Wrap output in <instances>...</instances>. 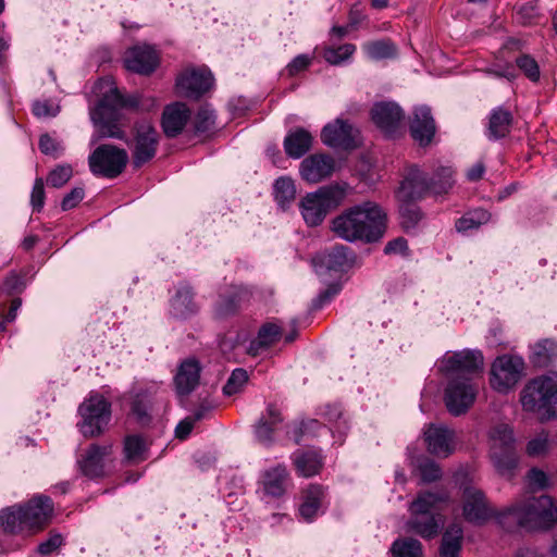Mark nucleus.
Returning <instances> with one entry per match:
<instances>
[{
    "label": "nucleus",
    "mask_w": 557,
    "mask_h": 557,
    "mask_svg": "<svg viewBox=\"0 0 557 557\" xmlns=\"http://www.w3.org/2000/svg\"><path fill=\"white\" fill-rule=\"evenodd\" d=\"M482 366L483 355L479 350L466 349L444 356L441 368L449 377L444 400L451 414H462L473 405L479 393L475 376Z\"/></svg>",
    "instance_id": "f257e3e1"
},
{
    "label": "nucleus",
    "mask_w": 557,
    "mask_h": 557,
    "mask_svg": "<svg viewBox=\"0 0 557 557\" xmlns=\"http://www.w3.org/2000/svg\"><path fill=\"white\" fill-rule=\"evenodd\" d=\"M95 92L101 96L98 104L90 109V119L97 128V134L91 138L96 144L100 138L124 139L125 133L120 128L119 110L124 107L140 108L139 95L124 98L111 78L100 79L95 85Z\"/></svg>",
    "instance_id": "f03ea898"
},
{
    "label": "nucleus",
    "mask_w": 557,
    "mask_h": 557,
    "mask_svg": "<svg viewBox=\"0 0 557 557\" xmlns=\"http://www.w3.org/2000/svg\"><path fill=\"white\" fill-rule=\"evenodd\" d=\"M331 231L348 243L377 242L383 232V209L372 201L352 206L331 221Z\"/></svg>",
    "instance_id": "7ed1b4c3"
},
{
    "label": "nucleus",
    "mask_w": 557,
    "mask_h": 557,
    "mask_svg": "<svg viewBox=\"0 0 557 557\" xmlns=\"http://www.w3.org/2000/svg\"><path fill=\"white\" fill-rule=\"evenodd\" d=\"M511 517L516 525L529 531H544L557 523V505L547 495L520 499L506 508L500 522Z\"/></svg>",
    "instance_id": "20e7f679"
},
{
    "label": "nucleus",
    "mask_w": 557,
    "mask_h": 557,
    "mask_svg": "<svg viewBox=\"0 0 557 557\" xmlns=\"http://www.w3.org/2000/svg\"><path fill=\"white\" fill-rule=\"evenodd\" d=\"M448 498L444 488L419 493L410 506L411 528L423 537L435 536L443 524L442 516L437 511L446 506Z\"/></svg>",
    "instance_id": "39448f33"
},
{
    "label": "nucleus",
    "mask_w": 557,
    "mask_h": 557,
    "mask_svg": "<svg viewBox=\"0 0 557 557\" xmlns=\"http://www.w3.org/2000/svg\"><path fill=\"white\" fill-rule=\"evenodd\" d=\"M524 410L542 420L557 417V374H545L531 380L520 397Z\"/></svg>",
    "instance_id": "423d86ee"
},
{
    "label": "nucleus",
    "mask_w": 557,
    "mask_h": 557,
    "mask_svg": "<svg viewBox=\"0 0 557 557\" xmlns=\"http://www.w3.org/2000/svg\"><path fill=\"white\" fill-rule=\"evenodd\" d=\"M346 196L347 188L341 184L322 186L308 193L299 203L305 223L310 227L320 225L331 210L342 205Z\"/></svg>",
    "instance_id": "0eeeda50"
},
{
    "label": "nucleus",
    "mask_w": 557,
    "mask_h": 557,
    "mask_svg": "<svg viewBox=\"0 0 557 557\" xmlns=\"http://www.w3.org/2000/svg\"><path fill=\"white\" fill-rule=\"evenodd\" d=\"M491 459L497 472L512 478L518 466L512 429L505 423L494 425L490 431Z\"/></svg>",
    "instance_id": "6e6552de"
},
{
    "label": "nucleus",
    "mask_w": 557,
    "mask_h": 557,
    "mask_svg": "<svg viewBox=\"0 0 557 557\" xmlns=\"http://www.w3.org/2000/svg\"><path fill=\"white\" fill-rule=\"evenodd\" d=\"M82 422L78 424L85 437L100 435L111 419V404L102 395L92 393L78 408Z\"/></svg>",
    "instance_id": "1a4fd4ad"
},
{
    "label": "nucleus",
    "mask_w": 557,
    "mask_h": 557,
    "mask_svg": "<svg viewBox=\"0 0 557 557\" xmlns=\"http://www.w3.org/2000/svg\"><path fill=\"white\" fill-rule=\"evenodd\" d=\"M128 154L113 145H100L88 157L90 172L97 176L114 178L125 169Z\"/></svg>",
    "instance_id": "9d476101"
},
{
    "label": "nucleus",
    "mask_w": 557,
    "mask_h": 557,
    "mask_svg": "<svg viewBox=\"0 0 557 557\" xmlns=\"http://www.w3.org/2000/svg\"><path fill=\"white\" fill-rule=\"evenodd\" d=\"M523 370L522 358L509 355L497 357L491 367L490 384L495 391L506 393L519 382Z\"/></svg>",
    "instance_id": "9b49d317"
},
{
    "label": "nucleus",
    "mask_w": 557,
    "mask_h": 557,
    "mask_svg": "<svg viewBox=\"0 0 557 557\" xmlns=\"http://www.w3.org/2000/svg\"><path fill=\"white\" fill-rule=\"evenodd\" d=\"M431 193L428 174L416 164L407 165L395 191L399 202H418Z\"/></svg>",
    "instance_id": "f8f14e48"
},
{
    "label": "nucleus",
    "mask_w": 557,
    "mask_h": 557,
    "mask_svg": "<svg viewBox=\"0 0 557 557\" xmlns=\"http://www.w3.org/2000/svg\"><path fill=\"white\" fill-rule=\"evenodd\" d=\"M321 140L327 147L346 151L354 150L361 145L359 129L341 117L324 125L321 131Z\"/></svg>",
    "instance_id": "ddd939ff"
},
{
    "label": "nucleus",
    "mask_w": 557,
    "mask_h": 557,
    "mask_svg": "<svg viewBox=\"0 0 557 557\" xmlns=\"http://www.w3.org/2000/svg\"><path fill=\"white\" fill-rule=\"evenodd\" d=\"M462 515L468 522L482 524L496 516V509L483 491L466 485L462 490Z\"/></svg>",
    "instance_id": "4468645a"
},
{
    "label": "nucleus",
    "mask_w": 557,
    "mask_h": 557,
    "mask_svg": "<svg viewBox=\"0 0 557 557\" xmlns=\"http://www.w3.org/2000/svg\"><path fill=\"white\" fill-rule=\"evenodd\" d=\"M214 78L207 67H187L176 78V90L182 97L198 99L213 86Z\"/></svg>",
    "instance_id": "2eb2a0df"
},
{
    "label": "nucleus",
    "mask_w": 557,
    "mask_h": 557,
    "mask_svg": "<svg viewBox=\"0 0 557 557\" xmlns=\"http://www.w3.org/2000/svg\"><path fill=\"white\" fill-rule=\"evenodd\" d=\"M159 134L149 122H141L135 125L133 163L140 168L149 162L157 152Z\"/></svg>",
    "instance_id": "dca6fc26"
},
{
    "label": "nucleus",
    "mask_w": 557,
    "mask_h": 557,
    "mask_svg": "<svg viewBox=\"0 0 557 557\" xmlns=\"http://www.w3.org/2000/svg\"><path fill=\"white\" fill-rule=\"evenodd\" d=\"M23 506L24 523L27 531L37 532L50 520L53 512V504L50 497L37 495Z\"/></svg>",
    "instance_id": "f3484780"
},
{
    "label": "nucleus",
    "mask_w": 557,
    "mask_h": 557,
    "mask_svg": "<svg viewBox=\"0 0 557 557\" xmlns=\"http://www.w3.org/2000/svg\"><path fill=\"white\" fill-rule=\"evenodd\" d=\"M335 171V160L325 153H314L305 158L299 165L304 181L317 184L330 177Z\"/></svg>",
    "instance_id": "a211bd4d"
},
{
    "label": "nucleus",
    "mask_w": 557,
    "mask_h": 557,
    "mask_svg": "<svg viewBox=\"0 0 557 557\" xmlns=\"http://www.w3.org/2000/svg\"><path fill=\"white\" fill-rule=\"evenodd\" d=\"M124 64L131 72L148 75L157 69L159 55L153 47L137 45L125 52Z\"/></svg>",
    "instance_id": "6ab92c4d"
},
{
    "label": "nucleus",
    "mask_w": 557,
    "mask_h": 557,
    "mask_svg": "<svg viewBox=\"0 0 557 557\" xmlns=\"http://www.w3.org/2000/svg\"><path fill=\"white\" fill-rule=\"evenodd\" d=\"M409 129L412 139L420 147L430 146L436 133V125L431 109L425 106L417 107L413 111Z\"/></svg>",
    "instance_id": "aec40b11"
},
{
    "label": "nucleus",
    "mask_w": 557,
    "mask_h": 557,
    "mask_svg": "<svg viewBox=\"0 0 557 557\" xmlns=\"http://www.w3.org/2000/svg\"><path fill=\"white\" fill-rule=\"evenodd\" d=\"M325 488L318 484H310L301 493V503L298 508L299 518L305 522H313L323 512Z\"/></svg>",
    "instance_id": "412c9836"
},
{
    "label": "nucleus",
    "mask_w": 557,
    "mask_h": 557,
    "mask_svg": "<svg viewBox=\"0 0 557 557\" xmlns=\"http://www.w3.org/2000/svg\"><path fill=\"white\" fill-rule=\"evenodd\" d=\"M289 482L290 478L286 466L276 465L264 470L261 475L260 486L264 495L280 498L286 493Z\"/></svg>",
    "instance_id": "4be33fe9"
},
{
    "label": "nucleus",
    "mask_w": 557,
    "mask_h": 557,
    "mask_svg": "<svg viewBox=\"0 0 557 557\" xmlns=\"http://www.w3.org/2000/svg\"><path fill=\"white\" fill-rule=\"evenodd\" d=\"M428 450L437 457H447L454 450V432L442 425H430L424 432Z\"/></svg>",
    "instance_id": "5701e85b"
},
{
    "label": "nucleus",
    "mask_w": 557,
    "mask_h": 557,
    "mask_svg": "<svg viewBox=\"0 0 557 557\" xmlns=\"http://www.w3.org/2000/svg\"><path fill=\"white\" fill-rule=\"evenodd\" d=\"M352 260L350 249L343 245L322 252L313 259L315 271L319 274H321L323 269L336 272L344 271L346 268L350 267Z\"/></svg>",
    "instance_id": "b1692460"
},
{
    "label": "nucleus",
    "mask_w": 557,
    "mask_h": 557,
    "mask_svg": "<svg viewBox=\"0 0 557 557\" xmlns=\"http://www.w3.org/2000/svg\"><path fill=\"white\" fill-rule=\"evenodd\" d=\"M190 119V110L183 102H174L164 108L162 127L168 137L177 136Z\"/></svg>",
    "instance_id": "393cba45"
},
{
    "label": "nucleus",
    "mask_w": 557,
    "mask_h": 557,
    "mask_svg": "<svg viewBox=\"0 0 557 557\" xmlns=\"http://www.w3.org/2000/svg\"><path fill=\"white\" fill-rule=\"evenodd\" d=\"M198 311L194 293L187 285H180L170 300V314L177 320H185Z\"/></svg>",
    "instance_id": "a878e982"
},
{
    "label": "nucleus",
    "mask_w": 557,
    "mask_h": 557,
    "mask_svg": "<svg viewBox=\"0 0 557 557\" xmlns=\"http://www.w3.org/2000/svg\"><path fill=\"white\" fill-rule=\"evenodd\" d=\"M283 418L278 409L269 405L265 414H263L256 424L255 434L259 443L269 446L273 443V433L280 429Z\"/></svg>",
    "instance_id": "bb28decb"
},
{
    "label": "nucleus",
    "mask_w": 557,
    "mask_h": 557,
    "mask_svg": "<svg viewBox=\"0 0 557 557\" xmlns=\"http://www.w3.org/2000/svg\"><path fill=\"white\" fill-rule=\"evenodd\" d=\"M200 367L197 360L183 361L175 375V386L180 396L190 394L199 383Z\"/></svg>",
    "instance_id": "cd10ccee"
},
{
    "label": "nucleus",
    "mask_w": 557,
    "mask_h": 557,
    "mask_svg": "<svg viewBox=\"0 0 557 557\" xmlns=\"http://www.w3.org/2000/svg\"><path fill=\"white\" fill-rule=\"evenodd\" d=\"M292 461L298 475L310 478L318 474L323 467V457L318 450H296Z\"/></svg>",
    "instance_id": "c85d7f7f"
},
{
    "label": "nucleus",
    "mask_w": 557,
    "mask_h": 557,
    "mask_svg": "<svg viewBox=\"0 0 557 557\" xmlns=\"http://www.w3.org/2000/svg\"><path fill=\"white\" fill-rule=\"evenodd\" d=\"M281 336L282 326L275 322H267L259 329L256 338L249 343L247 352L251 356H258L274 345Z\"/></svg>",
    "instance_id": "c756f323"
},
{
    "label": "nucleus",
    "mask_w": 557,
    "mask_h": 557,
    "mask_svg": "<svg viewBox=\"0 0 557 557\" xmlns=\"http://www.w3.org/2000/svg\"><path fill=\"white\" fill-rule=\"evenodd\" d=\"M111 451V446L91 445L85 457L79 460L82 472L89 478H98L103 474V460Z\"/></svg>",
    "instance_id": "7c9ffc66"
},
{
    "label": "nucleus",
    "mask_w": 557,
    "mask_h": 557,
    "mask_svg": "<svg viewBox=\"0 0 557 557\" xmlns=\"http://www.w3.org/2000/svg\"><path fill=\"white\" fill-rule=\"evenodd\" d=\"M312 140L313 137L307 129H293L284 138L285 152L293 159H299L310 150Z\"/></svg>",
    "instance_id": "2f4dec72"
},
{
    "label": "nucleus",
    "mask_w": 557,
    "mask_h": 557,
    "mask_svg": "<svg viewBox=\"0 0 557 557\" xmlns=\"http://www.w3.org/2000/svg\"><path fill=\"white\" fill-rule=\"evenodd\" d=\"M513 116L511 112L503 107L492 110L487 123V137L500 139L506 137L511 129Z\"/></svg>",
    "instance_id": "473e14b6"
},
{
    "label": "nucleus",
    "mask_w": 557,
    "mask_h": 557,
    "mask_svg": "<svg viewBox=\"0 0 557 557\" xmlns=\"http://www.w3.org/2000/svg\"><path fill=\"white\" fill-rule=\"evenodd\" d=\"M131 398V414L140 424H147L150 422V394L143 387L133 386L129 391Z\"/></svg>",
    "instance_id": "72a5a7b5"
},
{
    "label": "nucleus",
    "mask_w": 557,
    "mask_h": 557,
    "mask_svg": "<svg viewBox=\"0 0 557 557\" xmlns=\"http://www.w3.org/2000/svg\"><path fill=\"white\" fill-rule=\"evenodd\" d=\"M0 528L8 533H18L26 529L23 506H9L0 510Z\"/></svg>",
    "instance_id": "f704fd0d"
},
{
    "label": "nucleus",
    "mask_w": 557,
    "mask_h": 557,
    "mask_svg": "<svg viewBox=\"0 0 557 557\" xmlns=\"http://www.w3.org/2000/svg\"><path fill=\"white\" fill-rule=\"evenodd\" d=\"M462 528L458 523L451 524L444 533L441 545V557H457L462 543Z\"/></svg>",
    "instance_id": "c9c22d12"
},
{
    "label": "nucleus",
    "mask_w": 557,
    "mask_h": 557,
    "mask_svg": "<svg viewBox=\"0 0 557 557\" xmlns=\"http://www.w3.org/2000/svg\"><path fill=\"white\" fill-rule=\"evenodd\" d=\"M275 201L283 210L287 209L296 198V186L294 181L287 176L278 177L273 186Z\"/></svg>",
    "instance_id": "e433bc0d"
},
{
    "label": "nucleus",
    "mask_w": 557,
    "mask_h": 557,
    "mask_svg": "<svg viewBox=\"0 0 557 557\" xmlns=\"http://www.w3.org/2000/svg\"><path fill=\"white\" fill-rule=\"evenodd\" d=\"M326 428L322 425L318 420L309 419L300 422V424H288L286 425V433L292 437L295 443H299L301 437L308 436H320L321 433H325Z\"/></svg>",
    "instance_id": "4c0bfd02"
},
{
    "label": "nucleus",
    "mask_w": 557,
    "mask_h": 557,
    "mask_svg": "<svg viewBox=\"0 0 557 557\" xmlns=\"http://www.w3.org/2000/svg\"><path fill=\"white\" fill-rule=\"evenodd\" d=\"M249 292L246 288L238 287L228 297H221L215 307V313L219 317H226L234 313L239 307L240 302L248 299Z\"/></svg>",
    "instance_id": "58836bf2"
},
{
    "label": "nucleus",
    "mask_w": 557,
    "mask_h": 557,
    "mask_svg": "<svg viewBox=\"0 0 557 557\" xmlns=\"http://www.w3.org/2000/svg\"><path fill=\"white\" fill-rule=\"evenodd\" d=\"M455 171L451 166H440L432 180H430L431 184V193L435 195L447 194L454 186Z\"/></svg>",
    "instance_id": "ea45409f"
},
{
    "label": "nucleus",
    "mask_w": 557,
    "mask_h": 557,
    "mask_svg": "<svg viewBox=\"0 0 557 557\" xmlns=\"http://www.w3.org/2000/svg\"><path fill=\"white\" fill-rule=\"evenodd\" d=\"M404 116L397 103L385 101V137L395 135L403 127Z\"/></svg>",
    "instance_id": "a19ab883"
},
{
    "label": "nucleus",
    "mask_w": 557,
    "mask_h": 557,
    "mask_svg": "<svg viewBox=\"0 0 557 557\" xmlns=\"http://www.w3.org/2000/svg\"><path fill=\"white\" fill-rule=\"evenodd\" d=\"M356 47L351 44H345L338 47L329 46L323 50L324 60L332 65H341L351 58Z\"/></svg>",
    "instance_id": "79ce46f5"
},
{
    "label": "nucleus",
    "mask_w": 557,
    "mask_h": 557,
    "mask_svg": "<svg viewBox=\"0 0 557 557\" xmlns=\"http://www.w3.org/2000/svg\"><path fill=\"white\" fill-rule=\"evenodd\" d=\"M323 417L330 422L335 423L332 426L331 431L333 435L338 434V440L342 442L346 431L348 430L347 422L345 420L339 421L343 417V411L339 405H326L324 411L322 412Z\"/></svg>",
    "instance_id": "37998d69"
},
{
    "label": "nucleus",
    "mask_w": 557,
    "mask_h": 557,
    "mask_svg": "<svg viewBox=\"0 0 557 557\" xmlns=\"http://www.w3.org/2000/svg\"><path fill=\"white\" fill-rule=\"evenodd\" d=\"M393 557H421L422 545L412 537L396 541L392 546Z\"/></svg>",
    "instance_id": "c03bdc74"
},
{
    "label": "nucleus",
    "mask_w": 557,
    "mask_h": 557,
    "mask_svg": "<svg viewBox=\"0 0 557 557\" xmlns=\"http://www.w3.org/2000/svg\"><path fill=\"white\" fill-rule=\"evenodd\" d=\"M517 21L523 26H535L540 24L542 14L537 1H529L521 4L516 12Z\"/></svg>",
    "instance_id": "a18cd8bd"
},
{
    "label": "nucleus",
    "mask_w": 557,
    "mask_h": 557,
    "mask_svg": "<svg viewBox=\"0 0 557 557\" xmlns=\"http://www.w3.org/2000/svg\"><path fill=\"white\" fill-rule=\"evenodd\" d=\"M490 220V213L485 210H475L456 221V230L458 232H467L478 228L480 225Z\"/></svg>",
    "instance_id": "49530a36"
},
{
    "label": "nucleus",
    "mask_w": 557,
    "mask_h": 557,
    "mask_svg": "<svg viewBox=\"0 0 557 557\" xmlns=\"http://www.w3.org/2000/svg\"><path fill=\"white\" fill-rule=\"evenodd\" d=\"M145 442L138 435H131L125 438L124 453L125 457L131 461H140L145 459Z\"/></svg>",
    "instance_id": "de8ad7c7"
},
{
    "label": "nucleus",
    "mask_w": 557,
    "mask_h": 557,
    "mask_svg": "<svg viewBox=\"0 0 557 557\" xmlns=\"http://www.w3.org/2000/svg\"><path fill=\"white\" fill-rule=\"evenodd\" d=\"M417 202H400L399 212L403 226L406 230L416 227L422 219V212Z\"/></svg>",
    "instance_id": "09e8293b"
},
{
    "label": "nucleus",
    "mask_w": 557,
    "mask_h": 557,
    "mask_svg": "<svg viewBox=\"0 0 557 557\" xmlns=\"http://www.w3.org/2000/svg\"><path fill=\"white\" fill-rule=\"evenodd\" d=\"M516 65L531 82H539L541 72L536 60L530 54H521L516 59Z\"/></svg>",
    "instance_id": "8fccbe9b"
},
{
    "label": "nucleus",
    "mask_w": 557,
    "mask_h": 557,
    "mask_svg": "<svg viewBox=\"0 0 557 557\" xmlns=\"http://www.w3.org/2000/svg\"><path fill=\"white\" fill-rule=\"evenodd\" d=\"M72 176V166L70 164H60L50 171L47 177V183L51 187L60 188L64 186L71 180Z\"/></svg>",
    "instance_id": "3c124183"
},
{
    "label": "nucleus",
    "mask_w": 557,
    "mask_h": 557,
    "mask_svg": "<svg viewBox=\"0 0 557 557\" xmlns=\"http://www.w3.org/2000/svg\"><path fill=\"white\" fill-rule=\"evenodd\" d=\"M247 381V371L242 368L235 369L223 387L224 394L232 396L239 393Z\"/></svg>",
    "instance_id": "603ef678"
},
{
    "label": "nucleus",
    "mask_w": 557,
    "mask_h": 557,
    "mask_svg": "<svg viewBox=\"0 0 557 557\" xmlns=\"http://www.w3.org/2000/svg\"><path fill=\"white\" fill-rule=\"evenodd\" d=\"M215 125L214 111L209 107H201L195 119V128L199 133L211 131Z\"/></svg>",
    "instance_id": "864d4df0"
},
{
    "label": "nucleus",
    "mask_w": 557,
    "mask_h": 557,
    "mask_svg": "<svg viewBox=\"0 0 557 557\" xmlns=\"http://www.w3.org/2000/svg\"><path fill=\"white\" fill-rule=\"evenodd\" d=\"M39 149L44 154L52 158H59L64 152L62 141L51 137L49 134H44L39 138Z\"/></svg>",
    "instance_id": "5fc2aeb1"
},
{
    "label": "nucleus",
    "mask_w": 557,
    "mask_h": 557,
    "mask_svg": "<svg viewBox=\"0 0 557 557\" xmlns=\"http://www.w3.org/2000/svg\"><path fill=\"white\" fill-rule=\"evenodd\" d=\"M32 110L34 115L39 119L54 117L60 112V106L52 100H36Z\"/></svg>",
    "instance_id": "6e6d98bb"
},
{
    "label": "nucleus",
    "mask_w": 557,
    "mask_h": 557,
    "mask_svg": "<svg viewBox=\"0 0 557 557\" xmlns=\"http://www.w3.org/2000/svg\"><path fill=\"white\" fill-rule=\"evenodd\" d=\"M548 449V434L541 432L534 438L529 441L527 445V454L530 457H539L544 455Z\"/></svg>",
    "instance_id": "4d7b16f0"
},
{
    "label": "nucleus",
    "mask_w": 557,
    "mask_h": 557,
    "mask_svg": "<svg viewBox=\"0 0 557 557\" xmlns=\"http://www.w3.org/2000/svg\"><path fill=\"white\" fill-rule=\"evenodd\" d=\"M62 544L63 537L61 534H51L49 539L38 544L37 553L44 556L57 554Z\"/></svg>",
    "instance_id": "13d9d810"
},
{
    "label": "nucleus",
    "mask_w": 557,
    "mask_h": 557,
    "mask_svg": "<svg viewBox=\"0 0 557 557\" xmlns=\"http://www.w3.org/2000/svg\"><path fill=\"white\" fill-rule=\"evenodd\" d=\"M312 62V57L309 54H299L295 57L286 66L288 75L294 76L305 71Z\"/></svg>",
    "instance_id": "bf43d9fd"
},
{
    "label": "nucleus",
    "mask_w": 557,
    "mask_h": 557,
    "mask_svg": "<svg viewBox=\"0 0 557 557\" xmlns=\"http://www.w3.org/2000/svg\"><path fill=\"white\" fill-rule=\"evenodd\" d=\"M85 190L83 187L77 186L74 187L69 194L65 195L61 202V208L63 211L71 210L75 208L84 198Z\"/></svg>",
    "instance_id": "052dcab7"
},
{
    "label": "nucleus",
    "mask_w": 557,
    "mask_h": 557,
    "mask_svg": "<svg viewBox=\"0 0 557 557\" xmlns=\"http://www.w3.org/2000/svg\"><path fill=\"white\" fill-rule=\"evenodd\" d=\"M30 203L34 210L40 211L45 205V188H44V180L36 178L32 195H30Z\"/></svg>",
    "instance_id": "680f3d73"
},
{
    "label": "nucleus",
    "mask_w": 557,
    "mask_h": 557,
    "mask_svg": "<svg viewBox=\"0 0 557 557\" xmlns=\"http://www.w3.org/2000/svg\"><path fill=\"white\" fill-rule=\"evenodd\" d=\"M420 474L423 481L433 482L441 478L442 471L438 465L433 461H425L420 465Z\"/></svg>",
    "instance_id": "e2e57ef3"
},
{
    "label": "nucleus",
    "mask_w": 557,
    "mask_h": 557,
    "mask_svg": "<svg viewBox=\"0 0 557 557\" xmlns=\"http://www.w3.org/2000/svg\"><path fill=\"white\" fill-rule=\"evenodd\" d=\"M358 20L355 17V12L350 13L349 23L344 26H333L330 36L331 39H342L346 37L350 32L357 29Z\"/></svg>",
    "instance_id": "0e129e2a"
},
{
    "label": "nucleus",
    "mask_w": 557,
    "mask_h": 557,
    "mask_svg": "<svg viewBox=\"0 0 557 557\" xmlns=\"http://www.w3.org/2000/svg\"><path fill=\"white\" fill-rule=\"evenodd\" d=\"M528 483L530 488L532 490H541L544 488L547 484V476L545 472L533 468L528 473Z\"/></svg>",
    "instance_id": "69168bd1"
},
{
    "label": "nucleus",
    "mask_w": 557,
    "mask_h": 557,
    "mask_svg": "<svg viewBox=\"0 0 557 557\" xmlns=\"http://www.w3.org/2000/svg\"><path fill=\"white\" fill-rule=\"evenodd\" d=\"M366 57L371 61L383 59V42L380 40L367 42L362 46Z\"/></svg>",
    "instance_id": "338daca9"
},
{
    "label": "nucleus",
    "mask_w": 557,
    "mask_h": 557,
    "mask_svg": "<svg viewBox=\"0 0 557 557\" xmlns=\"http://www.w3.org/2000/svg\"><path fill=\"white\" fill-rule=\"evenodd\" d=\"M408 251V243L404 237H397L385 246V253L407 256Z\"/></svg>",
    "instance_id": "774afa93"
}]
</instances>
